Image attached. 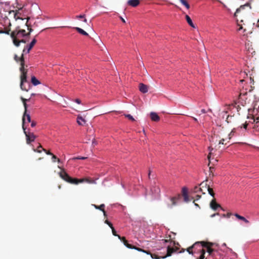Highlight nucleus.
I'll list each match as a JSON object with an SVG mask.
<instances>
[{
	"label": "nucleus",
	"mask_w": 259,
	"mask_h": 259,
	"mask_svg": "<svg viewBox=\"0 0 259 259\" xmlns=\"http://www.w3.org/2000/svg\"><path fill=\"white\" fill-rule=\"evenodd\" d=\"M14 58V60L16 61V62H20V71L21 72L20 88L22 90L27 92L30 88V85L28 83V88H26L24 84L25 82H27V70L25 69L24 68L25 61H24V53H23L22 54L20 57H19L17 55H15Z\"/></svg>",
	"instance_id": "obj_1"
},
{
	"label": "nucleus",
	"mask_w": 259,
	"mask_h": 259,
	"mask_svg": "<svg viewBox=\"0 0 259 259\" xmlns=\"http://www.w3.org/2000/svg\"><path fill=\"white\" fill-rule=\"evenodd\" d=\"M11 37L13 40L14 45L18 47L20 46V41L18 40L25 36H29V33H27L24 29H20L18 27L10 32Z\"/></svg>",
	"instance_id": "obj_2"
},
{
	"label": "nucleus",
	"mask_w": 259,
	"mask_h": 259,
	"mask_svg": "<svg viewBox=\"0 0 259 259\" xmlns=\"http://www.w3.org/2000/svg\"><path fill=\"white\" fill-rule=\"evenodd\" d=\"M59 176L64 181L66 182L72 184H78L82 182H88L89 183H92L93 182V181L90 180L88 179L83 178V179H78L76 178H72L71 177H70L65 171L64 169H62L61 171L59 172Z\"/></svg>",
	"instance_id": "obj_3"
},
{
	"label": "nucleus",
	"mask_w": 259,
	"mask_h": 259,
	"mask_svg": "<svg viewBox=\"0 0 259 259\" xmlns=\"http://www.w3.org/2000/svg\"><path fill=\"white\" fill-rule=\"evenodd\" d=\"M256 7L257 4L255 2L254 0H249L245 5L241 6L236 10V12L234 14V16L237 17L238 14L239 13H240L241 16H243L245 14V13L244 12V10L245 9L250 10L251 9H255Z\"/></svg>",
	"instance_id": "obj_4"
},
{
	"label": "nucleus",
	"mask_w": 259,
	"mask_h": 259,
	"mask_svg": "<svg viewBox=\"0 0 259 259\" xmlns=\"http://www.w3.org/2000/svg\"><path fill=\"white\" fill-rule=\"evenodd\" d=\"M214 245V243L207 242V241H199V247L201 246L204 249L205 248V251L208 253L209 255L213 257V252L214 249L212 248V247Z\"/></svg>",
	"instance_id": "obj_5"
},
{
	"label": "nucleus",
	"mask_w": 259,
	"mask_h": 259,
	"mask_svg": "<svg viewBox=\"0 0 259 259\" xmlns=\"http://www.w3.org/2000/svg\"><path fill=\"white\" fill-rule=\"evenodd\" d=\"M163 241L164 243H167V242H169L171 244H172V245L175 246L171 247L170 245L168 246L167 247V253H166V255H165L164 256H163L162 257V258H165L167 256H171L173 253L176 252V251H177L179 250V248L176 246V243L175 241H173L170 239L169 240L165 239V240H163Z\"/></svg>",
	"instance_id": "obj_6"
},
{
	"label": "nucleus",
	"mask_w": 259,
	"mask_h": 259,
	"mask_svg": "<svg viewBox=\"0 0 259 259\" xmlns=\"http://www.w3.org/2000/svg\"><path fill=\"white\" fill-rule=\"evenodd\" d=\"M22 127L26 136V143L27 144H29L31 142H33L35 140L36 137L33 133L26 131V128L24 125L22 126Z\"/></svg>",
	"instance_id": "obj_7"
},
{
	"label": "nucleus",
	"mask_w": 259,
	"mask_h": 259,
	"mask_svg": "<svg viewBox=\"0 0 259 259\" xmlns=\"http://www.w3.org/2000/svg\"><path fill=\"white\" fill-rule=\"evenodd\" d=\"M247 96V93H240L238 103L242 106H244L246 104L249 103V100H248Z\"/></svg>",
	"instance_id": "obj_8"
},
{
	"label": "nucleus",
	"mask_w": 259,
	"mask_h": 259,
	"mask_svg": "<svg viewBox=\"0 0 259 259\" xmlns=\"http://www.w3.org/2000/svg\"><path fill=\"white\" fill-rule=\"evenodd\" d=\"M36 42V39L35 38L33 39L30 44L29 45L26 46L23 50V53H25L26 51L27 53H29L31 49L33 47L34 45Z\"/></svg>",
	"instance_id": "obj_9"
},
{
	"label": "nucleus",
	"mask_w": 259,
	"mask_h": 259,
	"mask_svg": "<svg viewBox=\"0 0 259 259\" xmlns=\"http://www.w3.org/2000/svg\"><path fill=\"white\" fill-rule=\"evenodd\" d=\"M181 198V195L180 194L178 195L177 196L170 197V199L171 202V204H167V207L168 208H172V206H175L177 204V201Z\"/></svg>",
	"instance_id": "obj_10"
},
{
	"label": "nucleus",
	"mask_w": 259,
	"mask_h": 259,
	"mask_svg": "<svg viewBox=\"0 0 259 259\" xmlns=\"http://www.w3.org/2000/svg\"><path fill=\"white\" fill-rule=\"evenodd\" d=\"M207 180H206L205 181L202 182L200 184V187L199 188V190L200 191L202 192L203 194L205 193L204 191H206L209 187V186L207 184Z\"/></svg>",
	"instance_id": "obj_11"
},
{
	"label": "nucleus",
	"mask_w": 259,
	"mask_h": 259,
	"mask_svg": "<svg viewBox=\"0 0 259 259\" xmlns=\"http://www.w3.org/2000/svg\"><path fill=\"white\" fill-rule=\"evenodd\" d=\"M151 191L152 193L155 195V196H159L160 194V189L159 186L155 185V186H153Z\"/></svg>",
	"instance_id": "obj_12"
},
{
	"label": "nucleus",
	"mask_w": 259,
	"mask_h": 259,
	"mask_svg": "<svg viewBox=\"0 0 259 259\" xmlns=\"http://www.w3.org/2000/svg\"><path fill=\"white\" fill-rule=\"evenodd\" d=\"M197 246H199V241L196 242L192 246L187 249V252L190 254H193V249H196Z\"/></svg>",
	"instance_id": "obj_13"
},
{
	"label": "nucleus",
	"mask_w": 259,
	"mask_h": 259,
	"mask_svg": "<svg viewBox=\"0 0 259 259\" xmlns=\"http://www.w3.org/2000/svg\"><path fill=\"white\" fill-rule=\"evenodd\" d=\"M210 207L214 210H217L218 208L221 207V205L217 203L214 198L210 202Z\"/></svg>",
	"instance_id": "obj_14"
},
{
	"label": "nucleus",
	"mask_w": 259,
	"mask_h": 259,
	"mask_svg": "<svg viewBox=\"0 0 259 259\" xmlns=\"http://www.w3.org/2000/svg\"><path fill=\"white\" fill-rule=\"evenodd\" d=\"M139 90L142 93H146L148 91V87L143 83L139 84Z\"/></svg>",
	"instance_id": "obj_15"
},
{
	"label": "nucleus",
	"mask_w": 259,
	"mask_h": 259,
	"mask_svg": "<svg viewBox=\"0 0 259 259\" xmlns=\"http://www.w3.org/2000/svg\"><path fill=\"white\" fill-rule=\"evenodd\" d=\"M118 239H119L124 244V245L128 248H132V244H130L128 243L127 241L126 240L124 237H121L120 236H118Z\"/></svg>",
	"instance_id": "obj_16"
},
{
	"label": "nucleus",
	"mask_w": 259,
	"mask_h": 259,
	"mask_svg": "<svg viewBox=\"0 0 259 259\" xmlns=\"http://www.w3.org/2000/svg\"><path fill=\"white\" fill-rule=\"evenodd\" d=\"M26 120H27L28 122H30L31 117L29 114L27 113V112H24L22 118L23 126L24 125V124Z\"/></svg>",
	"instance_id": "obj_17"
},
{
	"label": "nucleus",
	"mask_w": 259,
	"mask_h": 259,
	"mask_svg": "<svg viewBox=\"0 0 259 259\" xmlns=\"http://www.w3.org/2000/svg\"><path fill=\"white\" fill-rule=\"evenodd\" d=\"M139 0H128L127 2V4L133 7H136L139 5Z\"/></svg>",
	"instance_id": "obj_18"
},
{
	"label": "nucleus",
	"mask_w": 259,
	"mask_h": 259,
	"mask_svg": "<svg viewBox=\"0 0 259 259\" xmlns=\"http://www.w3.org/2000/svg\"><path fill=\"white\" fill-rule=\"evenodd\" d=\"M150 118L154 121H158L160 120V117L158 114L153 112L150 113Z\"/></svg>",
	"instance_id": "obj_19"
},
{
	"label": "nucleus",
	"mask_w": 259,
	"mask_h": 259,
	"mask_svg": "<svg viewBox=\"0 0 259 259\" xmlns=\"http://www.w3.org/2000/svg\"><path fill=\"white\" fill-rule=\"evenodd\" d=\"M77 122L80 125H83L86 121L81 116L78 115L77 117Z\"/></svg>",
	"instance_id": "obj_20"
},
{
	"label": "nucleus",
	"mask_w": 259,
	"mask_h": 259,
	"mask_svg": "<svg viewBox=\"0 0 259 259\" xmlns=\"http://www.w3.org/2000/svg\"><path fill=\"white\" fill-rule=\"evenodd\" d=\"M73 28L74 29H75L78 33H79L80 34H81L83 35H85V36L89 35V34L87 32H86L85 31H84L83 29H82L81 28H80L79 27H74Z\"/></svg>",
	"instance_id": "obj_21"
},
{
	"label": "nucleus",
	"mask_w": 259,
	"mask_h": 259,
	"mask_svg": "<svg viewBox=\"0 0 259 259\" xmlns=\"http://www.w3.org/2000/svg\"><path fill=\"white\" fill-rule=\"evenodd\" d=\"M130 249H136L139 251H141V252H144L146 254H150V252L149 251H147V250H144L141 248H139V247H137L135 246H134L132 245V248H131Z\"/></svg>",
	"instance_id": "obj_22"
},
{
	"label": "nucleus",
	"mask_w": 259,
	"mask_h": 259,
	"mask_svg": "<svg viewBox=\"0 0 259 259\" xmlns=\"http://www.w3.org/2000/svg\"><path fill=\"white\" fill-rule=\"evenodd\" d=\"M31 81L34 85H37L40 83V82L35 76L31 77Z\"/></svg>",
	"instance_id": "obj_23"
},
{
	"label": "nucleus",
	"mask_w": 259,
	"mask_h": 259,
	"mask_svg": "<svg viewBox=\"0 0 259 259\" xmlns=\"http://www.w3.org/2000/svg\"><path fill=\"white\" fill-rule=\"evenodd\" d=\"M208 150H209V154H208V156H207V158H208V160H209V163H208V165H209V164H210V163H211V155H212V150H213V148H212L211 147H210H210H208ZM213 159V158H212V160Z\"/></svg>",
	"instance_id": "obj_24"
},
{
	"label": "nucleus",
	"mask_w": 259,
	"mask_h": 259,
	"mask_svg": "<svg viewBox=\"0 0 259 259\" xmlns=\"http://www.w3.org/2000/svg\"><path fill=\"white\" fill-rule=\"evenodd\" d=\"M235 216L239 220H242L244 221L245 223L248 224L249 222V221L246 220L244 217H242L241 215H240L239 214L237 213L235 214Z\"/></svg>",
	"instance_id": "obj_25"
},
{
	"label": "nucleus",
	"mask_w": 259,
	"mask_h": 259,
	"mask_svg": "<svg viewBox=\"0 0 259 259\" xmlns=\"http://www.w3.org/2000/svg\"><path fill=\"white\" fill-rule=\"evenodd\" d=\"M186 19L187 23L192 27L195 28V26L193 23V22L191 19V18L188 15H186Z\"/></svg>",
	"instance_id": "obj_26"
},
{
	"label": "nucleus",
	"mask_w": 259,
	"mask_h": 259,
	"mask_svg": "<svg viewBox=\"0 0 259 259\" xmlns=\"http://www.w3.org/2000/svg\"><path fill=\"white\" fill-rule=\"evenodd\" d=\"M200 250L201 254L198 259H206L205 258V249L204 248L199 249Z\"/></svg>",
	"instance_id": "obj_27"
},
{
	"label": "nucleus",
	"mask_w": 259,
	"mask_h": 259,
	"mask_svg": "<svg viewBox=\"0 0 259 259\" xmlns=\"http://www.w3.org/2000/svg\"><path fill=\"white\" fill-rule=\"evenodd\" d=\"M93 206L97 209H100L101 211H103L104 209L105 205L104 204H102L98 206L95 204H93Z\"/></svg>",
	"instance_id": "obj_28"
},
{
	"label": "nucleus",
	"mask_w": 259,
	"mask_h": 259,
	"mask_svg": "<svg viewBox=\"0 0 259 259\" xmlns=\"http://www.w3.org/2000/svg\"><path fill=\"white\" fill-rule=\"evenodd\" d=\"M230 136V134H229V136ZM231 139V137H229L227 139H222L220 142H219V144H222V145H224V144H226V143H225V142L228 141V142H229V141Z\"/></svg>",
	"instance_id": "obj_29"
},
{
	"label": "nucleus",
	"mask_w": 259,
	"mask_h": 259,
	"mask_svg": "<svg viewBox=\"0 0 259 259\" xmlns=\"http://www.w3.org/2000/svg\"><path fill=\"white\" fill-rule=\"evenodd\" d=\"M179 1L184 6H185L186 7V8L187 9H189L190 8V5H189V4L187 3V2L186 0H179Z\"/></svg>",
	"instance_id": "obj_30"
},
{
	"label": "nucleus",
	"mask_w": 259,
	"mask_h": 259,
	"mask_svg": "<svg viewBox=\"0 0 259 259\" xmlns=\"http://www.w3.org/2000/svg\"><path fill=\"white\" fill-rule=\"evenodd\" d=\"M10 31H11V29L10 28H6L4 30L0 29V34L1 33H5V34H9Z\"/></svg>",
	"instance_id": "obj_31"
},
{
	"label": "nucleus",
	"mask_w": 259,
	"mask_h": 259,
	"mask_svg": "<svg viewBox=\"0 0 259 259\" xmlns=\"http://www.w3.org/2000/svg\"><path fill=\"white\" fill-rule=\"evenodd\" d=\"M208 193L213 198L214 197L215 193L213 192V190L212 188H210V187H208V188L206 190Z\"/></svg>",
	"instance_id": "obj_32"
},
{
	"label": "nucleus",
	"mask_w": 259,
	"mask_h": 259,
	"mask_svg": "<svg viewBox=\"0 0 259 259\" xmlns=\"http://www.w3.org/2000/svg\"><path fill=\"white\" fill-rule=\"evenodd\" d=\"M149 255H150L151 257L152 258H154V259H160V258H162V256H158L157 254H153V253H151L150 252V254H149Z\"/></svg>",
	"instance_id": "obj_33"
},
{
	"label": "nucleus",
	"mask_w": 259,
	"mask_h": 259,
	"mask_svg": "<svg viewBox=\"0 0 259 259\" xmlns=\"http://www.w3.org/2000/svg\"><path fill=\"white\" fill-rule=\"evenodd\" d=\"M42 148H43L42 147L41 145H39L37 149L33 148V150L34 152H38V153H41V151H42Z\"/></svg>",
	"instance_id": "obj_34"
},
{
	"label": "nucleus",
	"mask_w": 259,
	"mask_h": 259,
	"mask_svg": "<svg viewBox=\"0 0 259 259\" xmlns=\"http://www.w3.org/2000/svg\"><path fill=\"white\" fill-rule=\"evenodd\" d=\"M182 195L183 197L188 195L187 188L184 187L182 189Z\"/></svg>",
	"instance_id": "obj_35"
},
{
	"label": "nucleus",
	"mask_w": 259,
	"mask_h": 259,
	"mask_svg": "<svg viewBox=\"0 0 259 259\" xmlns=\"http://www.w3.org/2000/svg\"><path fill=\"white\" fill-rule=\"evenodd\" d=\"M214 167L212 166L209 167V176L212 175L213 177L214 176L213 175V171H214Z\"/></svg>",
	"instance_id": "obj_36"
},
{
	"label": "nucleus",
	"mask_w": 259,
	"mask_h": 259,
	"mask_svg": "<svg viewBox=\"0 0 259 259\" xmlns=\"http://www.w3.org/2000/svg\"><path fill=\"white\" fill-rule=\"evenodd\" d=\"M52 160H53V162H55V160H56V159H57V161H58V162H60V159L57 158L56 155H54V154H53V155H52Z\"/></svg>",
	"instance_id": "obj_37"
},
{
	"label": "nucleus",
	"mask_w": 259,
	"mask_h": 259,
	"mask_svg": "<svg viewBox=\"0 0 259 259\" xmlns=\"http://www.w3.org/2000/svg\"><path fill=\"white\" fill-rule=\"evenodd\" d=\"M125 117L128 118V119L134 121H135V119L133 118V117L131 114H126L125 115Z\"/></svg>",
	"instance_id": "obj_38"
},
{
	"label": "nucleus",
	"mask_w": 259,
	"mask_h": 259,
	"mask_svg": "<svg viewBox=\"0 0 259 259\" xmlns=\"http://www.w3.org/2000/svg\"><path fill=\"white\" fill-rule=\"evenodd\" d=\"M105 223L107 224L111 228V229L113 227L112 223L107 220L105 221Z\"/></svg>",
	"instance_id": "obj_39"
},
{
	"label": "nucleus",
	"mask_w": 259,
	"mask_h": 259,
	"mask_svg": "<svg viewBox=\"0 0 259 259\" xmlns=\"http://www.w3.org/2000/svg\"><path fill=\"white\" fill-rule=\"evenodd\" d=\"M234 107L236 108L237 111L239 112V110L241 109V107L239 105H237L236 103H235Z\"/></svg>",
	"instance_id": "obj_40"
},
{
	"label": "nucleus",
	"mask_w": 259,
	"mask_h": 259,
	"mask_svg": "<svg viewBox=\"0 0 259 259\" xmlns=\"http://www.w3.org/2000/svg\"><path fill=\"white\" fill-rule=\"evenodd\" d=\"M112 234L114 236L118 237V236H119V235L117 234L115 230L114 229V227L111 228Z\"/></svg>",
	"instance_id": "obj_41"
},
{
	"label": "nucleus",
	"mask_w": 259,
	"mask_h": 259,
	"mask_svg": "<svg viewBox=\"0 0 259 259\" xmlns=\"http://www.w3.org/2000/svg\"><path fill=\"white\" fill-rule=\"evenodd\" d=\"M42 151H44L47 154L52 155L53 154L50 152L49 151H47L46 149L44 148H42Z\"/></svg>",
	"instance_id": "obj_42"
},
{
	"label": "nucleus",
	"mask_w": 259,
	"mask_h": 259,
	"mask_svg": "<svg viewBox=\"0 0 259 259\" xmlns=\"http://www.w3.org/2000/svg\"><path fill=\"white\" fill-rule=\"evenodd\" d=\"M85 17V15H80L76 16V19L84 18Z\"/></svg>",
	"instance_id": "obj_43"
},
{
	"label": "nucleus",
	"mask_w": 259,
	"mask_h": 259,
	"mask_svg": "<svg viewBox=\"0 0 259 259\" xmlns=\"http://www.w3.org/2000/svg\"><path fill=\"white\" fill-rule=\"evenodd\" d=\"M184 200L185 202H188L189 201V196L188 195L186 196H184Z\"/></svg>",
	"instance_id": "obj_44"
},
{
	"label": "nucleus",
	"mask_w": 259,
	"mask_h": 259,
	"mask_svg": "<svg viewBox=\"0 0 259 259\" xmlns=\"http://www.w3.org/2000/svg\"><path fill=\"white\" fill-rule=\"evenodd\" d=\"M199 188H200V187H197V186L195 187V188H194V192H195V193H197V192H198L199 191H200V190H199Z\"/></svg>",
	"instance_id": "obj_45"
},
{
	"label": "nucleus",
	"mask_w": 259,
	"mask_h": 259,
	"mask_svg": "<svg viewBox=\"0 0 259 259\" xmlns=\"http://www.w3.org/2000/svg\"><path fill=\"white\" fill-rule=\"evenodd\" d=\"M252 118L253 119V122H256V123H259V117H257L256 119L253 117Z\"/></svg>",
	"instance_id": "obj_46"
},
{
	"label": "nucleus",
	"mask_w": 259,
	"mask_h": 259,
	"mask_svg": "<svg viewBox=\"0 0 259 259\" xmlns=\"http://www.w3.org/2000/svg\"><path fill=\"white\" fill-rule=\"evenodd\" d=\"M14 18L16 20H17L18 19H20V18L19 17V16H18V14L17 13H14ZM21 19H22V18H21Z\"/></svg>",
	"instance_id": "obj_47"
},
{
	"label": "nucleus",
	"mask_w": 259,
	"mask_h": 259,
	"mask_svg": "<svg viewBox=\"0 0 259 259\" xmlns=\"http://www.w3.org/2000/svg\"><path fill=\"white\" fill-rule=\"evenodd\" d=\"M18 41H20V44L21 42L25 44L27 42V41L25 39H23V38L19 39Z\"/></svg>",
	"instance_id": "obj_48"
},
{
	"label": "nucleus",
	"mask_w": 259,
	"mask_h": 259,
	"mask_svg": "<svg viewBox=\"0 0 259 259\" xmlns=\"http://www.w3.org/2000/svg\"><path fill=\"white\" fill-rule=\"evenodd\" d=\"M21 100L23 102V103L24 104V103H26V101H29V99H24V98L23 97H21Z\"/></svg>",
	"instance_id": "obj_49"
},
{
	"label": "nucleus",
	"mask_w": 259,
	"mask_h": 259,
	"mask_svg": "<svg viewBox=\"0 0 259 259\" xmlns=\"http://www.w3.org/2000/svg\"><path fill=\"white\" fill-rule=\"evenodd\" d=\"M23 105H24V108H25V112H27V105L26 103H24L23 104Z\"/></svg>",
	"instance_id": "obj_50"
},
{
	"label": "nucleus",
	"mask_w": 259,
	"mask_h": 259,
	"mask_svg": "<svg viewBox=\"0 0 259 259\" xmlns=\"http://www.w3.org/2000/svg\"><path fill=\"white\" fill-rule=\"evenodd\" d=\"M36 122L34 121H32L31 123V126L33 127L36 125Z\"/></svg>",
	"instance_id": "obj_51"
},
{
	"label": "nucleus",
	"mask_w": 259,
	"mask_h": 259,
	"mask_svg": "<svg viewBox=\"0 0 259 259\" xmlns=\"http://www.w3.org/2000/svg\"><path fill=\"white\" fill-rule=\"evenodd\" d=\"M87 157H77L75 158L76 159H85Z\"/></svg>",
	"instance_id": "obj_52"
},
{
	"label": "nucleus",
	"mask_w": 259,
	"mask_h": 259,
	"mask_svg": "<svg viewBox=\"0 0 259 259\" xmlns=\"http://www.w3.org/2000/svg\"><path fill=\"white\" fill-rule=\"evenodd\" d=\"M75 102L76 103H77V104H79L81 103V101H80V99H76L75 100Z\"/></svg>",
	"instance_id": "obj_53"
},
{
	"label": "nucleus",
	"mask_w": 259,
	"mask_h": 259,
	"mask_svg": "<svg viewBox=\"0 0 259 259\" xmlns=\"http://www.w3.org/2000/svg\"><path fill=\"white\" fill-rule=\"evenodd\" d=\"M28 30H29V32L27 33H29V34H30V33L32 31V29L30 28L29 26H28Z\"/></svg>",
	"instance_id": "obj_54"
},
{
	"label": "nucleus",
	"mask_w": 259,
	"mask_h": 259,
	"mask_svg": "<svg viewBox=\"0 0 259 259\" xmlns=\"http://www.w3.org/2000/svg\"><path fill=\"white\" fill-rule=\"evenodd\" d=\"M248 124L245 122L244 124H243V127L244 128L246 129L247 127Z\"/></svg>",
	"instance_id": "obj_55"
},
{
	"label": "nucleus",
	"mask_w": 259,
	"mask_h": 259,
	"mask_svg": "<svg viewBox=\"0 0 259 259\" xmlns=\"http://www.w3.org/2000/svg\"><path fill=\"white\" fill-rule=\"evenodd\" d=\"M231 214L230 213H227V215H226V214H224V215H223V216H224V217H228V218H229V217L231 216Z\"/></svg>",
	"instance_id": "obj_56"
},
{
	"label": "nucleus",
	"mask_w": 259,
	"mask_h": 259,
	"mask_svg": "<svg viewBox=\"0 0 259 259\" xmlns=\"http://www.w3.org/2000/svg\"><path fill=\"white\" fill-rule=\"evenodd\" d=\"M196 200H198V199H199L200 198L201 196H200V195H196Z\"/></svg>",
	"instance_id": "obj_57"
},
{
	"label": "nucleus",
	"mask_w": 259,
	"mask_h": 259,
	"mask_svg": "<svg viewBox=\"0 0 259 259\" xmlns=\"http://www.w3.org/2000/svg\"><path fill=\"white\" fill-rule=\"evenodd\" d=\"M102 211L103 212L104 216L105 217H107V214H106V212L105 210L104 209Z\"/></svg>",
	"instance_id": "obj_58"
},
{
	"label": "nucleus",
	"mask_w": 259,
	"mask_h": 259,
	"mask_svg": "<svg viewBox=\"0 0 259 259\" xmlns=\"http://www.w3.org/2000/svg\"><path fill=\"white\" fill-rule=\"evenodd\" d=\"M230 117H231H231H232V116H229V115H228V117H227V119H226V121H227V122H229V118H230Z\"/></svg>",
	"instance_id": "obj_59"
},
{
	"label": "nucleus",
	"mask_w": 259,
	"mask_h": 259,
	"mask_svg": "<svg viewBox=\"0 0 259 259\" xmlns=\"http://www.w3.org/2000/svg\"><path fill=\"white\" fill-rule=\"evenodd\" d=\"M120 18L123 23H125V20L122 17H120Z\"/></svg>",
	"instance_id": "obj_60"
},
{
	"label": "nucleus",
	"mask_w": 259,
	"mask_h": 259,
	"mask_svg": "<svg viewBox=\"0 0 259 259\" xmlns=\"http://www.w3.org/2000/svg\"><path fill=\"white\" fill-rule=\"evenodd\" d=\"M201 112L202 113H206V111H205V110L204 109H202Z\"/></svg>",
	"instance_id": "obj_61"
},
{
	"label": "nucleus",
	"mask_w": 259,
	"mask_h": 259,
	"mask_svg": "<svg viewBox=\"0 0 259 259\" xmlns=\"http://www.w3.org/2000/svg\"><path fill=\"white\" fill-rule=\"evenodd\" d=\"M185 249L182 248V249H181V250H180V251H179V252H180V253L184 252H185Z\"/></svg>",
	"instance_id": "obj_62"
},
{
	"label": "nucleus",
	"mask_w": 259,
	"mask_h": 259,
	"mask_svg": "<svg viewBox=\"0 0 259 259\" xmlns=\"http://www.w3.org/2000/svg\"><path fill=\"white\" fill-rule=\"evenodd\" d=\"M192 118H193V120H194L195 122H198V120H197V118H195V117H192Z\"/></svg>",
	"instance_id": "obj_63"
},
{
	"label": "nucleus",
	"mask_w": 259,
	"mask_h": 259,
	"mask_svg": "<svg viewBox=\"0 0 259 259\" xmlns=\"http://www.w3.org/2000/svg\"><path fill=\"white\" fill-rule=\"evenodd\" d=\"M256 27H259V19L257 21V22L256 24Z\"/></svg>",
	"instance_id": "obj_64"
}]
</instances>
